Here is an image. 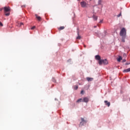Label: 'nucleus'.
<instances>
[{"label": "nucleus", "mask_w": 130, "mask_h": 130, "mask_svg": "<svg viewBox=\"0 0 130 130\" xmlns=\"http://www.w3.org/2000/svg\"><path fill=\"white\" fill-rule=\"evenodd\" d=\"M79 102H83V99H79L77 101V103H79Z\"/></svg>", "instance_id": "4468645a"}, {"label": "nucleus", "mask_w": 130, "mask_h": 130, "mask_svg": "<svg viewBox=\"0 0 130 130\" xmlns=\"http://www.w3.org/2000/svg\"><path fill=\"white\" fill-rule=\"evenodd\" d=\"M84 47H86V45H84Z\"/></svg>", "instance_id": "c756f323"}, {"label": "nucleus", "mask_w": 130, "mask_h": 130, "mask_svg": "<svg viewBox=\"0 0 130 130\" xmlns=\"http://www.w3.org/2000/svg\"><path fill=\"white\" fill-rule=\"evenodd\" d=\"M95 59H96L97 60H99V61H100V60H101V57H100V55H95Z\"/></svg>", "instance_id": "0eeeda50"}, {"label": "nucleus", "mask_w": 130, "mask_h": 130, "mask_svg": "<svg viewBox=\"0 0 130 130\" xmlns=\"http://www.w3.org/2000/svg\"><path fill=\"white\" fill-rule=\"evenodd\" d=\"M21 25H23V23H20V26H21Z\"/></svg>", "instance_id": "bb28decb"}, {"label": "nucleus", "mask_w": 130, "mask_h": 130, "mask_svg": "<svg viewBox=\"0 0 130 130\" xmlns=\"http://www.w3.org/2000/svg\"><path fill=\"white\" fill-rule=\"evenodd\" d=\"M120 16H121V13H120L118 15V17H120Z\"/></svg>", "instance_id": "b1692460"}, {"label": "nucleus", "mask_w": 130, "mask_h": 130, "mask_svg": "<svg viewBox=\"0 0 130 130\" xmlns=\"http://www.w3.org/2000/svg\"><path fill=\"white\" fill-rule=\"evenodd\" d=\"M78 36L76 38V39H78V40L81 39V36L79 35V31H78Z\"/></svg>", "instance_id": "dca6fc26"}, {"label": "nucleus", "mask_w": 130, "mask_h": 130, "mask_svg": "<svg viewBox=\"0 0 130 130\" xmlns=\"http://www.w3.org/2000/svg\"><path fill=\"white\" fill-rule=\"evenodd\" d=\"M117 60L118 62H120L121 60H122V57L119 56L118 58H117Z\"/></svg>", "instance_id": "6e6552de"}, {"label": "nucleus", "mask_w": 130, "mask_h": 130, "mask_svg": "<svg viewBox=\"0 0 130 130\" xmlns=\"http://www.w3.org/2000/svg\"><path fill=\"white\" fill-rule=\"evenodd\" d=\"M4 11L5 13V16H10V12L7 13V12H10V11H11L10 7H4Z\"/></svg>", "instance_id": "f03ea898"}, {"label": "nucleus", "mask_w": 130, "mask_h": 130, "mask_svg": "<svg viewBox=\"0 0 130 130\" xmlns=\"http://www.w3.org/2000/svg\"><path fill=\"white\" fill-rule=\"evenodd\" d=\"M101 4H102V0H99L98 1V6H100V5H101Z\"/></svg>", "instance_id": "2eb2a0df"}, {"label": "nucleus", "mask_w": 130, "mask_h": 130, "mask_svg": "<svg viewBox=\"0 0 130 130\" xmlns=\"http://www.w3.org/2000/svg\"><path fill=\"white\" fill-rule=\"evenodd\" d=\"M105 103L106 105H107L108 107H109L110 106V102H108L107 101H105Z\"/></svg>", "instance_id": "9d476101"}, {"label": "nucleus", "mask_w": 130, "mask_h": 130, "mask_svg": "<svg viewBox=\"0 0 130 130\" xmlns=\"http://www.w3.org/2000/svg\"><path fill=\"white\" fill-rule=\"evenodd\" d=\"M71 59H69L68 60V61H71Z\"/></svg>", "instance_id": "c85d7f7f"}, {"label": "nucleus", "mask_w": 130, "mask_h": 130, "mask_svg": "<svg viewBox=\"0 0 130 130\" xmlns=\"http://www.w3.org/2000/svg\"><path fill=\"white\" fill-rule=\"evenodd\" d=\"M125 61H126V60L125 59H123L122 60V62H125Z\"/></svg>", "instance_id": "aec40b11"}, {"label": "nucleus", "mask_w": 130, "mask_h": 130, "mask_svg": "<svg viewBox=\"0 0 130 130\" xmlns=\"http://www.w3.org/2000/svg\"><path fill=\"white\" fill-rule=\"evenodd\" d=\"M80 5L82 8H87L88 7V4L85 1H82L80 3Z\"/></svg>", "instance_id": "20e7f679"}, {"label": "nucleus", "mask_w": 130, "mask_h": 130, "mask_svg": "<svg viewBox=\"0 0 130 130\" xmlns=\"http://www.w3.org/2000/svg\"><path fill=\"white\" fill-rule=\"evenodd\" d=\"M129 72H130V68L123 71V73H128Z\"/></svg>", "instance_id": "9b49d317"}, {"label": "nucleus", "mask_w": 130, "mask_h": 130, "mask_svg": "<svg viewBox=\"0 0 130 130\" xmlns=\"http://www.w3.org/2000/svg\"><path fill=\"white\" fill-rule=\"evenodd\" d=\"M99 63L100 66H101L102 63H103V64H108V61H107V59L100 60V61H99Z\"/></svg>", "instance_id": "7ed1b4c3"}, {"label": "nucleus", "mask_w": 130, "mask_h": 130, "mask_svg": "<svg viewBox=\"0 0 130 130\" xmlns=\"http://www.w3.org/2000/svg\"><path fill=\"white\" fill-rule=\"evenodd\" d=\"M103 22V20H100V23H102Z\"/></svg>", "instance_id": "393cba45"}, {"label": "nucleus", "mask_w": 130, "mask_h": 130, "mask_svg": "<svg viewBox=\"0 0 130 130\" xmlns=\"http://www.w3.org/2000/svg\"><path fill=\"white\" fill-rule=\"evenodd\" d=\"M83 102H85V103H88L89 102V98L87 97H85L83 98Z\"/></svg>", "instance_id": "423d86ee"}, {"label": "nucleus", "mask_w": 130, "mask_h": 130, "mask_svg": "<svg viewBox=\"0 0 130 130\" xmlns=\"http://www.w3.org/2000/svg\"><path fill=\"white\" fill-rule=\"evenodd\" d=\"M120 36L122 37L121 42H125V38H126V29L122 28L120 31Z\"/></svg>", "instance_id": "f257e3e1"}, {"label": "nucleus", "mask_w": 130, "mask_h": 130, "mask_svg": "<svg viewBox=\"0 0 130 130\" xmlns=\"http://www.w3.org/2000/svg\"><path fill=\"white\" fill-rule=\"evenodd\" d=\"M93 27L94 28H97V26H94Z\"/></svg>", "instance_id": "a878e982"}, {"label": "nucleus", "mask_w": 130, "mask_h": 130, "mask_svg": "<svg viewBox=\"0 0 130 130\" xmlns=\"http://www.w3.org/2000/svg\"><path fill=\"white\" fill-rule=\"evenodd\" d=\"M81 94H84V90H81Z\"/></svg>", "instance_id": "4be33fe9"}, {"label": "nucleus", "mask_w": 130, "mask_h": 130, "mask_svg": "<svg viewBox=\"0 0 130 130\" xmlns=\"http://www.w3.org/2000/svg\"><path fill=\"white\" fill-rule=\"evenodd\" d=\"M81 121L80 123V125H84V123H86L87 122V121L85 120V119L84 118H81Z\"/></svg>", "instance_id": "39448f33"}, {"label": "nucleus", "mask_w": 130, "mask_h": 130, "mask_svg": "<svg viewBox=\"0 0 130 130\" xmlns=\"http://www.w3.org/2000/svg\"><path fill=\"white\" fill-rule=\"evenodd\" d=\"M36 17L37 19V20H38V21H41V17L37 15V14H36Z\"/></svg>", "instance_id": "f8f14e48"}, {"label": "nucleus", "mask_w": 130, "mask_h": 130, "mask_svg": "<svg viewBox=\"0 0 130 130\" xmlns=\"http://www.w3.org/2000/svg\"><path fill=\"white\" fill-rule=\"evenodd\" d=\"M21 7H22V8H23V7H25V6L24 5V6H21Z\"/></svg>", "instance_id": "cd10ccee"}, {"label": "nucleus", "mask_w": 130, "mask_h": 130, "mask_svg": "<svg viewBox=\"0 0 130 130\" xmlns=\"http://www.w3.org/2000/svg\"><path fill=\"white\" fill-rule=\"evenodd\" d=\"M35 28H36V27L35 26H34L32 27L31 28V29L33 30V29H35Z\"/></svg>", "instance_id": "6ab92c4d"}, {"label": "nucleus", "mask_w": 130, "mask_h": 130, "mask_svg": "<svg viewBox=\"0 0 130 130\" xmlns=\"http://www.w3.org/2000/svg\"><path fill=\"white\" fill-rule=\"evenodd\" d=\"M91 1H92V0H89L90 2H91Z\"/></svg>", "instance_id": "7c9ffc66"}, {"label": "nucleus", "mask_w": 130, "mask_h": 130, "mask_svg": "<svg viewBox=\"0 0 130 130\" xmlns=\"http://www.w3.org/2000/svg\"><path fill=\"white\" fill-rule=\"evenodd\" d=\"M64 29V26H61L59 27V30H63Z\"/></svg>", "instance_id": "a211bd4d"}, {"label": "nucleus", "mask_w": 130, "mask_h": 130, "mask_svg": "<svg viewBox=\"0 0 130 130\" xmlns=\"http://www.w3.org/2000/svg\"><path fill=\"white\" fill-rule=\"evenodd\" d=\"M92 18L94 21H97L98 20V16H95L94 15L92 16Z\"/></svg>", "instance_id": "1a4fd4ad"}, {"label": "nucleus", "mask_w": 130, "mask_h": 130, "mask_svg": "<svg viewBox=\"0 0 130 130\" xmlns=\"http://www.w3.org/2000/svg\"><path fill=\"white\" fill-rule=\"evenodd\" d=\"M86 80H87V81H88V82H91L93 80V78H90V77H87Z\"/></svg>", "instance_id": "ddd939ff"}, {"label": "nucleus", "mask_w": 130, "mask_h": 130, "mask_svg": "<svg viewBox=\"0 0 130 130\" xmlns=\"http://www.w3.org/2000/svg\"><path fill=\"white\" fill-rule=\"evenodd\" d=\"M52 81H53L54 83H55V82H56V80L54 78H53V79H52Z\"/></svg>", "instance_id": "412c9836"}, {"label": "nucleus", "mask_w": 130, "mask_h": 130, "mask_svg": "<svg viewBox=\"0 0 130 130\" xmlns=\"http://www.w3.org/2000/svg\"><path fill=\"white\" fill-rule=\"evenodd\" d=\"M0 26H3V23L2 22H0Z\"/></svg>", "instance_id": "5701e85b"}, {"label": "nucleus", "mask_w": 130, "mask_h": 130, "mask_svg": "<svg viewBox=\"0 0 130 130\" xmlns=\"http://www.w3.org/2000/svg\"><path fill=\"white\" fill-rule=\"evenodd\" d=\"M74 88L75 90H78L79 86H78V85H75L74 86Z\"/></svg>", "instance_id": "f3484780"}]
</instances>
